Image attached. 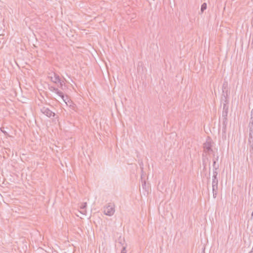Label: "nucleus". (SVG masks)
<instances>
[{
    "label": "nucleus",
    "mask_w": 253,
    "mask_h": 253,
    "mask_svg": "<svg viewBox=\"0 0 253 253\" xmlns=\"http://www.w3.org/2000/svg\"><path fill=\"white\" fill-rule=\"evenodd\" d=\"M228 90H222V94L221 97H223V98H225V97H228Z\"/></svg>",
    "instance_id": "16"
},
{
    "label": "nucleus",
    "mask_w": 253,
    "mask_h": 253,
    "mask_svg": "<svg viewBox=\"0 0 253 253\" xmlns=\"http://www.w3.org/2000/svg\"><path fill=\"white\" fill-rule=\"evenodd\" d=\"M213 169H218L219 168V165L218 164H216V160H213Z\"/></svg>",
    "instance_id": "17"
},
{
    "label": "nucleus",
    "mask_w": 253,
    "mask_h": 253,
    "mask_svg": "<svg viewBox=\"0 0 253 253\" xmlns=\"http://www.w3.org/2000/svg\"><path fill=\"white\" fill-rule=\"evenodd\" d=\"M249 131L253 132V118L251 117L249 124Z\"/></svg>",
    "instance_id": "9"
},
{
    "label": "nucleus",
    "mask_w": 253,
    "mask_h": 253,
    "mask_svg": "<svg viewBox=\"0 0 253 253\" xmlns=\"http://www.w3.org/2000/svg\"><path fill=\"white\" fill-rule=\"evenodd\" d=\"M51 81L56 84L58 83V82H60L61 80L59 77V76L55 74L54 73V78L51 77Z\"/></svg>",
    "instance_id": "6"
},
{
    "label": "nucleus",
    "mask_w": 253,
    "mask_h": 253,
    "mask_svg": "<svg viewBox=\"0 0 253 253\" xmlns=\"http://www.w3.org/2000/svg\"><path fill=\"white\" fill-rule=\"evenodd\" d=\"M218 180L217 176H212V184H218Z\"/></svg>",
    "instance_id": "11"
},
{
    "label": "nucleus",
    "mask_w": 253,
    "mask_h": 253,
    "mask_svg": "<svg viewBox=\"0 0 253 253\" xmlns=\"http://www.w3.org/2000/svg\"><path fill=\"white\" fill-rule=\"evenodd\" d=\"M125 238H122L121 236L119 237V238L118 239V247H119V246H122V247H123V246H125Z\"/></svg>",
    "instance_id": "8"
},
{
    "label": "nucleus",
    "mask_w": 253,
    "mask_h": 253,
    "mask_svg": "<svg viewBox=\"0 0 253 253\" xmlns=\"http://www.w3.org/2000/svg\"><path fill=\"white\" fill-rule=\"evenodd\" d=\"M217 190H212L213 197L214 198H215V197L217 195Z\"/></svg>",
    "instance_id": "23"
},
{
    "label": "nucleus",
    "mask_w": 253,
    "mask_h": 253,
    "mask_svg": "<svg viewBox=\"0 0 253 253\" xmlns=\"http://www.w3.org/2000/svg\"><path fill=\"white\" fill-rule=\"evenodd\" d=\"M49 89L51 91L55 92L57 94H58L61 98L63 99V100L67 104V100L68 99V96H65L64 93L60 91L57 88H56L53 86L49 87Z\"/></svg>",
    "instance_id": "3"
},
{
    "label": "nucleus",
    "mask_w": 253,
    "mask_h": 253,
    "mask_svg": "<svg viewBox=\"0 0 253 253\" xmlns=\"http://www.w3.org/2000/svg\"><path fill=\"white\" fill-rule=\"evenodd\" d=\"M226 126H222V133H226Z\"/></svg>",
    "instance_id": "25"
},
{
    "label": "nucleus",
    "mask_w": 253,
    "mask_h": 253,
    "mask_svg": "<svg viewBox=\"0 0 253 253\" xmlns=\"http://www.w3.org/2000/svg\"><path fill=\"white\" fill-rule=\"evenodd\" d=\"M249 139H253V132L249 131Z\"/></svg>",
    "instance_id": "22"
},
{
    "label": "nucleus",
    "mask_w": 253,
    "mask_h": 253,
    "mask_svg": "<svg viewBox=\"0 0 253 253\" xmlns=\"http://www.w3.org/2000/svg\"><path fill=\"white\" fill-rule=\"evenodd\" d=\"M248 145L250 146V152L253 154V139H248Z\"/></svg>",
    "instance_id": "7"
},
{
    "label": "nucleus",
    "mask_w": 253,
    "mask_h": 253,
    "mask_svg": "<svg viewBox=\"0 0 253 253\" xmlns=\"http://www.w3.org/2000/svg\"><path fill=\"white\" fill-rule=\"evenodd\" d=\"M126 244H125V246H123V247H122V249L121 250V253H126Z\"/></svg>",
    "instance_id": "20"
},
{
    "label": "nucleus",
    "mask_w": 253,
    "mask_h": 253,
    "mask_svg": "<svg viewBox=\"0 0 253 253\" xmlns=\"http://www.w3.org/2000/svg\"><path fill=\"white\" fill-rule=\"evenodd\" d=\"M203 253H205V251H204V250L203 251Z\"/></svg>",
    "instance_id": "31"
},
{
    "label": "nucleus",
    "mask_w": 253,
    "mask_h": 253,
    "mask_svg": "<svg viewBox=\"0 0 253 253\" xmlns=\"http://www.w3.org/2000/svg\"><path fill=\"white\" fill-rule=\"evenodd\" d=\"M203 166H204V169H206V163H205V162L204 159H203Z\"/></svg>",
    "instance_id": "26"
},
{
    "label": "nucleus",
    "mask_w": 253,
    "mask_h": 253,
    "mask_svg": "<svg viewBox=\"0 0 253 253\" xmlns=\"http://www.w3.org/2000/svg\"><path fill=\"white\" fill-rule=\"evenodd\" d=\"M217 169H216L215 168V169H213V175L212 176H217V174H218V172H217Z\"/></svg>",
    "instance_id": "21"
},
{
    "label": "nucleus",
    "mask_w": 253,
    "mask_h": 253,
    "mask_svg": "<svg viewBox=\"0 0 253 253\" xmlns=\"http://www.w3.org/2000/svg\"><path fill=\"white\" fill-rule=\"evenodd\" d=\"M1 130L5 135H7V132L3 130L1 128Z\"/></svg>",
    "instance_id": "27"
},
{
    "label": "nucleus",
    "mask_w": 253,
    "mask_h": 253,
    "mask_svg": "<svg viewBox=\"0 0 253 253\" xmlns=\"http://www.w3.org/2000/svg\"><path fill=\"white\" fill-rule=\"evenodd\" d=\"M87 206L86 203H83L80 206V212L83 214H86V208Z\"/></svg>",
    "instance_id": "5"
},
{
    "label": "nucleus",
    "mask_w": 253,
    "mask_h": 253,
    "mask_svg": "<svg viewBox=\"0 0 253 253\" xmlns=\"http://www.w3.org/2000/svg\"><path fill=\"white\" fill-rule=\"evenodd\" d=\"M228 104H223V111H228Z\"/></svg>",
    "instance_id": "18"
},
{
    "label": "nucleus",
    "mask_w": 253,
    "mask_h": 253,
    "mask_svg": "<svg viewBox=\"0 0 253 253\" xmlns=\"http://www.w3.org/2000/svg\"><path fill=\"white\" fill-rule=\"evenodd\" d=\"M58 83L59 84L58 85V86L61 89L64 90L65 89L66 86L65 84H63V81L61 80L60 82H58Z\"/></svg>",
    "instance_id": "10"
},
{
    "label": "nucleus",
    "mask_w": 253,
    "mask_h": 253,
    "mask_svg": "<svg viewBox=\"0 0 253 253\" xmlns=\"http://www.w3.org/2000/svg\"><path fill=\"white\" fill-rule=\"evenodd\" d=\"M221 102H222L223 104H228L229 101L227 99V97L223 98V97H221Z\"/></svg>",
    "instance_id": "15"
},
{
    "label": "nucleus",
    "mask_w": 253,
    "mask_h": 253,
    "mask_svg": "<svg viewBox=\"0 0 253 253\" xmlns=\"http://www.w3.org/2000/svg\"><path fill=\"white\" fill-rule=\"evenodd\" d=\"M213 143V142L212 140L210 137H208L206 141L203 144L204 152L208 153L213 152L212 149Z\"/></svg>",
    "instance_id": "2"
},
{
    "label": "nucleus",
    "mask_w": 253,
    "mask_h": 253,
    "mask_svg": "<svg viewBox=\"0 0 253 253\" xmlns=\"http://www.w3.org/2000/svg\"><path fill=\"white\" fill-rule=\"evenodd\" d=\"M207 3L206 2L203 3L202 4L201 7V13H203L207 9Z\"/></svg>",
    "instance_id": "12"
},
{
    "label": "nucleus",
    "mask_w": 253,
    "mask_h": 253,
    "mask_svg": "<svg viewBox=\"0 0 253 253\" xmlns=\"http://www.w3.org/2000/svg\"><path fill=\"white\" fill-rule=\"evenodd\" d=\"M212 190H218V184H212Z\"/></svg>",
    "instance_id": "24"
},
{
    "label": "nucleus",
    "mask_w": 253,
    "mask_h": 253,
    "mask_svg": "<svg viewBox=\"0 0 253 253\" xmlns=\"http://www.w3.org/2000/svg\"><path fill=\"white\" fill-rule=\"evenodd\" d=\"M227 87H228L227 82L224 81L222 84V90H228Z\"/></svg>",
    "instance_id": "13"
},
{
    "label": "nucleus",
    "mask_w": 253,
    "mask_h": 253,
    "mask_svg": "<svg viewBox=\"0 0 253 253\" xmlns=\"http://www.w3.org/2000/svg\"><path fill=\"white\" fill-rule=\"evenodd\" d=\"M253 247L252 250L251 252H250L249 253H253Z\"/></svg>",
    "instance_id": "30"
},
{
    "label": "nucleus",
    "mask_w": 253,
    "mask_h": 253,
    "mask_svg": "<svg viewBox=\"0 0 253 253\" xmlns=\"http://www.w3.org/2000/svg\"><path fill=\"white\" fill-rule=\"evenodd\" d=\"M145 184H146V183H145V182H144V183L142 184V186L143 187V186L145 185Z\"/></svg>",
    "instance_id": "29"
},
{
    "label": "nucleus",
    "mask_w": 253,
    "mask_h": 253,
    "mask_svg": "<svg viewBox=\"0 0 253 253\" xmlns=\"http://www.w3.org/2000/svg\"><path fill=\"white\" fill-rule=\"evenodd\" d=\"M103 212L108 216L113 215L115 212V205L113 203H109L104 207Z\"/></svg>",
    "instance_id": "1"
},
{
    "label": "nucleus",
    "mask_w": 253,
    "mask_h": 253,
    "mask_svg": "<svg viewBox=\"0 0 253 253\" xmlns=\"http://www.w3.org/2000/svg\"><path fill=\"white\" fill-rule=\"evenodd\" d=\"M41 111L42 114L49 118L51 117V116L54 117L55 116L54 113L51 111L49 108L45 107H42L41 108Z\"/></svg>",
    "instance_id": "4"
},
{
    "label": "nucleus",
    "mask_w": 253,
    "mask_h": 253,
    "mask_svg": "<svg viewBox=\"0 0 253 253\" xmlns=\"http://www.w3.org/2000/svg\"><path fill=\"white\" fill-rule=\"evenodd\" d=\"M219 157L217 156L216 158L213 159V160H216V162L218 161Z\"/></svg>",
    "instance_id": "28"
},
{
    "label": "nucleus",
    "mask_w": 253,
    "mask_h": 253,
    "mask_svg": "<svg viewBox=\"0 0 253 253\" xmlns=\"http://www.w3.org/2000/svg\"><path fill=\"white\" fill-rule=\"evenodd\" d=\"M228 113V111H223L222 113V119H227Z\"/></svg>",
    "instance_id": "14"
},
{
    "label": "nucleus",
    "mask_w": 253,
    "mask_h": 253,
    "mask_svg": "<svg viewBox=\"0 0 253 253\" xmlns=\"http://www.w3.org/2000/svg\"><path fill=\"white\" fill-rule=\"evenodd\" d=\"M228 120L227 119H223L222 126H226L227 124Z\"/></svg>",
    "instance_id": "19"
}]
</instances>
